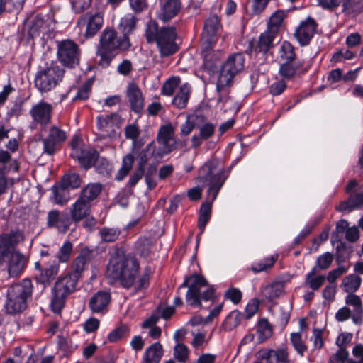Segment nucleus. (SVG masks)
Wrapping results in <instances>:
<instances>
[{
	"mask_svg": "<svg viewBox=\"0 0 363 363\" xmlns=\"http://www.w3.org/2000/svg\"><path fill=\"white\" fill-rule=\"evenodd\" d=\"M294 47L288 41H284L279 50V57L281 61L291 62L295 58Z\"/></svg>",
	"mask_w": 363,
	"mask_h": 363,
	"instance_id": "obj_43",
	"label": "nucleus"
},
{
	"mask_svg": "<svg viewBox=\"0 0 363 363\" xmlns=\"http://www.w3.org/2000/svg\"><path fill=\"white\" fill-rule=\"evenodd\" d=\"M86 262L87 259L85 255H79L72 262V267L74 270L72 274L78 275V274L84 269Z\"/></svg>",
	"mask_w": 363,
	"mask_h": 363,
	"instance_id": "obj_58",
	"label": "nucleus"
},
{
	"mask_svg": "<svg viewBox=\"0 0 363 363\" xmlns=\"http://www.w3.org/2000/svg\"><path fill=\"white\" fill-rule=\"evenodd\" d=\"M257 335L259 343L264 342L272 335V328L267 320L262 319L259 321Z\"/></svg>",
	"mask_w": 363,
	"mask_h": 363,
	"instance_id": "obj_42",
	"label": "nucleus"
},
{
	"mask_svg": "<svg viewBox=\"0 0 363 363\" xmlns=\"http://www.w3.org/2000/svg\"><path fill=\"white\" fill-rule=\"evenodd\" d=\"M174 128L171 124L162 125L157 133L158 147L156 155L162 157L168 154L174 148Z\"/></svg>",
	"mask_w": 363,
	"mask_h": 363,
	"instance_id": "obj_13",
	"label": "nucleus"
},
{
	"mask_svg": "<svg viewBox=\"0 0 363 363\" xmlns=\"http://www.w3.org/2000/svg\"><path fill=\"white\" fill-rule=\"evenodd\" d=\"M79 275L76 274H67L60 277L56 281L53 288L52 306L60 309L63 306L65 300L76 290Z\"/></svg>",
	"mask_w": 363,
	"mask_h": 363,
	"instance_id": "obj_9",
	"label": "nucleus"
},
{
	"mask_svg": "<svg viewBox=\"0 0 363 363\" xmlns=\"http://www.w3.org/2000/svg\"><path fill=\"white\" fill-rule=\"evenodd\" d=\"M160 30L157 29V23L153 21L147 23L145 30V37L148 43L155 41Z\"/></svg>",
	"mask_w": 363,
	"mask_h": 363,
	"instance_id": "obj_51",
	"label": "nucleus"
},
{
	"mask_svg": "<svg viewBox=\"0 0 363 363\" xmlns=\"http://www.w3.org/2000/svg\"><path fill=\"white\" fill-rule=\"evenodd\" d=\"M48 224L57 228L60 232H65L70 225V220L67 216H62L58 211L53 210L48 213Z\"/></svg>",
	"mask_w": 363,
	"mask_h": 363,
	"instance_id": "obj_27",
	"label": "nucleus"
},
{
	"mask_svg": "<svg viewBox=\"0 0 363 363\" xmlns=\"http://www.w3.org/2000/svg\"><path fill=\"white\" fill-rule=\"evenodd\" d=\"M220 27V20L218 16L215 15L210 16L204 24L202 33V42L216 43L217 41L216 33Z\"/></svg>",
	"mask_w": 363,
	"mask_h": 363,
	"instance_id": "obj_21",
	"label": "nucleus"
},
{
	"mask_svg": "<svg viewBox=\"0 0 363 363\" xmlns=\"http://www.w3.org/2000/svg\"><path fill=\"white\" fill-rule=\"evenodd\" d=\"M65 139L66 134L64 131L55 126L52 127L48 136L43 140L44 152L52 155L56 150V146Z\"/></svg>",
	"mask_w": 363,
	"mask_h": 363,
	"instance_id": "obj_18",
	"label": "nucleus"
},
{
	"mask_svg": "<svg viewBox=\"0 0 363 363\" xmlns=\"http://www.w3.org/2000/svg\"><path fill=\"white\" fill-rule=\"evenodd\" d=\"M180 82L181 79L179 77L174 76L169 78L162 86V94L166 96H172Z\"/></svg>",
	"mask_w": 363,
	"mask_h": 363,
	"instance_id": "obj_47",
	"label": "nucleus"
},
{
	"mask_svg": "<svg viewBox=\"0 0 363 363\" xmlns=\"http://www.w3.org/2000/svg\"><path fill=\"white\" fill-rule=\"evenodd\" d=\"M124 133L127 139L135 141L139 136L140 131L137 124L131 123L126 125Z\"/></svg>",
	"mask_w": 363,
	"mask_h": 363,
	"instance_id": "obj_56",
	"label": "nucleus"
},
{
	"mask_svg": "<svg viewBox=\"0 0 363 363\" xmlns=\"http://www.w3.org/2000/svg\"><path fill=\"white\" fill-rule=\"evenodd\" d=\"M181 287L189 288L186 300L194 307H201V301L211 300L214 294L213 289L208 286L204 278L198 274H192L187 277Z\"/></svg>",
	"mask_w": 363,
	"mask_h": 363,
	"instance_id": "obj_5",
	"label": "nucleus"
},
{
	"mask_svg": "<svg viewBox=\"0 0 363 363\" xmlns=\"http://www.w3.org/2000/svg\"><path fill=\"white\" fill-rule=\"evenodd\" d=\"M103 23L104 17L101 13L89 15L87 17L85 35L86 37L94 35L101 29Z\"/></svg>",
	"mask_w": 363,
	"mask_h": 363,
	"instance_id": "obj_32",
	"label": "nucleus"
},
{
	"mask_svg": "<svg viewBox=\"0 0 363 363\" xmlns=\"http://www.w3.org/2000/svg\"><path fill=\"white\" fill-rule=\"evenodd\" d=\"M255 356L265 363H286L289 359L288 350L284 347L277 349L262 348L256 352Z\"/></svg>",
	"mask_w": 363,
	"mask_h": 363,
	"instance_id": "obj_14",
	"label": "nucleus"
},
{
	"mask_svg": "<svg viewBox=\"0 0 363 363\" xmlns=\"http://www.w3.org/2000/svg\"><path fill=\"white\" fill-rule=\"evenodd\" d=\"M349 352L345 348H339L337 352L330 359V363H345Z\"/></svg>",
	"mask_w": 363,
	"mask_h": 363,
	"instance_id": "obj_60",
	"label": "nucleus"
},
{
	"mask_svg": "<svg viewBox=\"0 0 363 363\" xmlns=\"http://www.w3.org/2000/svg\"><path fill=\"white\" fill-rule=\"evenodd\" d=\"M197 128L199 130V135H194L191 138V146L194 148L199 147L203 140L209 139L214 134L216 126L207 122L205 117V122L199 123Z\"/></svg>",
	"mask_w": 363,
	"mask_h": 363,
	"instance_id": "obj_23",
	"label": "nucleus"
},
{
	"mask_svg": "<svg viewBox=\"0 0 363 363\" xmlns=\"http://www.w3.org/2000/svg\"><path fill=\"white\" fill-rule=\"evenodd\" d=\"M296 72L295 68L290 64V62H282L279 73L285 78H290L294 75Z\"/></svg>",
	"mask_w": 363,
	"mask_h": 363,
	"instance_id": "obj_62",
	"label": "nucleus"
},
{
	"mask_svg": "<svg viewBox=\"0 0 363 363\" xmlns=\"http://www.w3.org/2000/svg\"><path fill=\"white\" fill-rule=\"evenodd\" d=\"M121 117L117 113L101 114L96 117L97 134L101 139L116 140L120 137Z\"/></svg>",
	"mask_w": 363,
	"mask_h": 363,
	"instance_id": "obj_7",
	"label": "nucleus"
},
{
	"mask_svg": "<svg viewBox=\"0 0 363 363\" xmlns=\"http://www.w3.org/2000/svg\"><path fill=\"white\" fill-rule=\"evenodd\" d=\"M205 122V116L201 114H191L186 117V121L181 125L182 135H188L199 123Z\"/></svg>",
	"mask_w": 363,
	"mask_h": 363,
	"instance_id": "obj_33",
	"label": "nucleus"
},
{
	"mask_svg": "<svg viewBox=\"0 0 363 363\" xmlns=\"http://www.w3.org/2000/svg\"><path fill=\"white\" fill-rule=\"evenodd\" d=\"M138 19L132 13L125 14L120 20L118 30L123 36H128L136 27Z\"/></svg>",
	"mask_w": 363,
	"mask_h": 363,
	"instance_id": "obj_35",
	"label": "nucleus"
},
{
	"mask_svg": "<svg viewBox=\"0 0 363 363\" xmlns=\"http://www.w3.org/2000/svg\"><path fill=\"white\" fill-rule=\"evenodd\" d=\"M315 268H313L309 273H308L305 281V284L313 290L318 289L323 284L325 280V276L315 275Z\"/></svg>",
	"mask_w": 363,
	"mask_h": 363,
	"instance_id": "obj_44",
	"label": "nucleus"
},
{
	"mask_svg": "<svg viewBox=\"0 0 363 363\" xmlns=\"http://www.w3.org/2000/svg\"><path fill=\"white\" fill-rule=\"evenodd\" d=\"M180 10L179 0H161L157 16L163 21H169L174 17Z\"/></svg>",
	"mask_w": 363,
	"mask_h": 363,
	"instance_id": "obj_22",
	"label": "nucleus"
},
{
	"mask_svg": "<svg viewBox=\"0 0 363 363\" xmlns=\"http://www.w3.org/2000/svg\"><path fill=\"white\" fill-rule=\"evenodd\" d=\"M134 162V157L132 154L126 155L122 162V167L118 170V174L116 176V179L121 181L125 177L128 175L130 169H132Z\"/></svg>",
	"mask_w": 363,
	"mask_h": 363,
	"instance_id": "obj_45",
	"label": "nucleus"
},
{
	"mask_svg": "<svg viewBox=\"0 0 363 363\" xmlns=\"http://www.w3.org/2000/svg\"><path fill=\"white\" fill-rule=\"evenodd\" d=\"M245 57L241 53L230 55L222 65L217 81V89L220 90L228 86L234 77L244 68Z\"/></svg>",
	"mask_w": 363,
	"mask_h": 363,
	"instance_id": "obj_8",
	"label": "nucleus"
},
{
	"mask_svg": "<svg viewBox=\"0 0 363 363\" xmlns=\"http://www.w3.org/2000/svg\"><path fill=\"white\" fill-rule=\"evenodd\" d=\"M215 44L216 43L202 42L201 45V55L203 59V65L206 68L209 69H212L223 56L221 50L213 49Z\"/></svg>",
	"mask_w": 363,
	"mask_h": 363,
	"instance_id": "obj_19",
	"label": "nucleus"
},
{
	"mask_svg": "<svg viewBox=\"0 0 363 363\" xmlns=\"http://www.w3.org/2000/svg\"><path fill=\"white\" fill-rule=\"evenodd\" d=\"M363 205V186L361 187L359 192L354 196H351L347 201L342 202L337 207L340 211H351L355 208H359Z\"/></svg>",
	"mask_w": 363,
	"mask_h": 363,
	"instance_id": "obj_34",
	"label": "nucleus"
},
{
	"mask_svg": "<svg viewBox=\"0 0 363 363\" xmlns=\"http://www.w3.org/2000/svg\"><path fill=\"white\" fill-rule=\"evenodd\" d=\"M44 25V22L42 18H36L33 20L32 25L30 26L28 31V35L33 38L42 32L43 26Z\"/></svg>",
	"mask_w": 363,
	"mask_h": 363,
	"instance_id": "obj_55",
	"label": "nucleus"
},
{
	"mask_svg": "<svg viewBox=\"0 0 363 363\" xmlns=\"http://www.w3.org/2000/svg\"><path fill=\"white\" fill-rule=\"evenodd\" d=\"M72 252V244L70 242H66L60 248L57 259L60 262H67L70 257Z\"/></svg>",
	"mask_w": 363,
	"mask_h": 363,
	"instance_id": "obj_50",
	"label": "nucleus"
},
{
	"mask_svg": "<svg viewBox=\"0 0 363 363\" xmlns=\"http://www.w3.org/2000/svg\"><path fill=\"white\" fill-rule=\"evenodd\" d=\"M285 17L286 12L283 10H278L273 13L268 23L267 30L277 34L284 26Z\"/></svg>",
	"mask_w": 363,
	"mask_h": 363,
	"instance_id": "obj_39",
	"label": "nucleus"
},
{
	"mask_svg": "<svg viewBox=\"0 0 363 363\" xmlns=\"http://www.w3.org/2000/svg\"><path fill=\"white\" fill-rule=\"evenodd\" d=\"M139 264L134 257L117 251L112 255L106 268V277L118 280L126 289L133 287L136 291L146 288L149 284L151 270L146 269L136 279Z\"/></svg>",
	"mask_w": 363,
	"mask_h": 363,
	"instance_id": "obj_1",
	"label": "nucleus"
},
{
	"mask_svg": "<svg viewBox=\"0 0 363 363\" xmlns=\"http://www.w3.org/2000/svg\"><path fill=\"white\" fill-rule=\"evenodd\" d=\"M101 190L102 186L100 184H89L82 190L79 198L92 206L101 194Z\"/></svg>",
	"mask_w": 363,
	"mask_h": 363,
	"instance_id": "obj_29",
	"label": "nucleus"
},
{
	"mask_svg": "<svg viewBox=\"0 0 363 363\" xmlns=\"http://www.w3.org/2000/svg\"><path fill=\"white\" fill-rule=\"evenodd\" d=\"M130 46L129 37L118 38L113 29H105L101 35L100 45L97 51L100 56L99 65L102 67L108 66L118 52L127 50Z\"/></svg>",
	"mask_w": 363,
	"mask_h": 363,
	"instance_id": "obj_4",
	"label": "nucleus"
},
{
	"mask_svg": "<svg viewBox=\"0 0 363 363\" xmlns=\"http://www.w3.org/2000/svg\"><path fill=\"white\" fill-rule=\"evenodd\" d=\"M52 106L50 104L40 101L35 104L30 110V114L34 121L42 125H46L50 122Z\"/></svg>",
	"mask_w": 363,
	"mask_h": 363,
	"instance_id": "obj_20",
	"label": "nucleus"
},
{
	"mask_svg": "<svg viewBox=\"0 0 363 363\" xmlns=\"http://www.w3.org/2000/svg\"><path fill=\"white\" fill-rule=\"evenodd\" d=\"M23 240V233L20 230L0 235V268L6 269L10 277L19 275L26 266V257L16 250L17 245Z\"/></svg>",
	"mask_w": 363,
	"mask_h": 363,
	"instance_id": "obj_2",
	"label": "nucleus"
},
{
	"mask_svg": "<svg viewBox=\"0 0 363 363\" xmlns=\"http://www.w3.org/2000/svg\"><path fill=\"white\" fill-rule=\"evenodd\" d=\"M91 207V204L79 197L69 209L71 219L75 223L79 222L90 215Z\"/></svg>",
	"mask_w": 363,
	"mask_h": 363,
	"instance_id": "obj_24",
	"label": "nucleus"
},
{
	"mask_svg": "<svg viewBox=\"0 0 363 363\" xmlns=\"http://www.w3.org/2000/svg\"><path fill=\"white\" fill-rule=\"evenodd\" d=\"M57 59L62 65L74 67L79 62L78 45L72 40H65L57 44Z\"/></svg>",
	"mask_w": 363,
	"mask_h": 363,
	"instance_id": "obj_11",
	"label": "nucleus"
},
{
	"mask_svg": "<svg viewBox=\"0 0 363 363\" xmlns=\"http://www.w3.org/2000/svg\"><path fill=\"white\" fill-rule=\"evenodd\" d=\"M261 293L266 299L274 300L284 294V284L280 281L272 283L264 286L261 289Z\"/></svg>",
	"mask_w": 363,
	"mask_h": 363,
	"instance_id": "obj_28",
	"label": "nucleus"
},
{
	"mask_svg": "<svg viewBox=\"0 0 363 363\" xmlns=\"http://www.w3.org/2000/svg\"><path fill=\"white\" fill-rule=\"evenodd\" d=\"M163 351L161 344L155 342L145 350L143 363H159Z\"/></svg>",
	"mask_w": 363,
	"mask_h": 363,
	"instance_id": "obj_30",
	"label": "nucleus"
},
{
	"mask_svg": "<svg viewBox=\"0 0 363 363\" xmlns=\"http://www.w3.org/2000/svg\"><path fill=\"white\" fill-rule=\"evenodd\" d=\"M225 297L230 300L233 303L237 304L241 300L242 293L238 289L231 288L225 291Z\"/></svg>",
	"mask_w": 363,
	"mask_h": 363,
	"instance_id": "obj_61",
	"label": "nucleus"
},
{
	"mask_svg": "<svg viewBox=\"0 0 363 363\" xmlns=\"http://www.w3.org/2000/svg\"><path fill=\"white\" fill-rule=\"evenodd\" d=\"M242 317V315L239 311H232L224 319L221 328L225 331H231L240 325Z\"/></svg>",
	"mask_w": 363,
	"mask_h": 363,
	"instance_id": "obj_38",
	"label": "nucleus"
},
{
	"mask_svg": "<svg viewBox=\"0 0 363 363\" xmlns=\"http://www.w3.org/2000/svg\"><path fill=\"white\" fill-rule=\"evenodd\" d=\"M345 303L347 305L353 308L352 315V321L355 324L362 323L363 320V307L359 296L350 294L345 298Z\"/></svg>",
	"mask_w": 363,
	"mask_h": 363,
	"instance_id": "obj_26",
	"label": "nucleus"
},
{
	"mask_svg": "<svg viewBox=\"0 0 363 363\" xmlns=\"http://www.w3.org/2000/svg\"><path fill=\"white\" fill-rule=\"evenodd\" d=\"M91 4V0H74L72 7L75 12L80 13L87 9Z\"/></svg>",
	"mask_w": 363,
	"mask_h": 363,
	"instance_id": "obj_64",
	"label": "nucleus"
},
{
	"mask_svg": "<svg viewBox=\"0 0 363 363\" xmlns=\"http://www.w3.org/2000/svg\"><path fill=\"white\" fill-rule=\"evenodd\" d=\"M33 285L29 279L12 285L8 289L5 308L7 313L13 314L21 312L27 307V301L30 298Z\"/></svg>",
	"mask_w": 363,
	"mask_h": 363,
	"instance_id": "obj_6",
	"label": "nucleus"
},
{
	"mask_svg": "<svg viewBox=\"0 0 363 363\" xmlns=\"http://www.w3.org/2000/svg\"><path fill=\"white\" fill-rule=\"evenodd\" d=\"M175 38L176 32L174 28H162L160 30L155 41L162 56H169L177 50Z\"/></svg>",
	"mask_w": 363,
	"mask_h": 363,
	"instance_id": "obj_12",
	"label": "nucleus"
},
{
	"mask_svg": "<svg viewBox=\"0 0 363 363\" xmlns=\"http://www.w3.org/2000/svg\"><path fill=\"white\" fill-rule=\"evenodd\" d=\"M291 342L297 353L302 356L307 347L302 341L301 334L299 333H291Z\"/></svg>",
	"mask_w": 363,
	"mask_h": 363,
	"instance_id": "obj_49",
	"label": "nucleus"
},
{
	"mask_svg": "<svg viewBox=\"0 0 363 363\" xmlns=\"http://www.w3.org/2000/svg\"><path fill=\"white\" fill-rule=\"evenodd\" d=\"M81 179L77 174H69L63 177L61 184L67 190L69 188L77 189L81 185Z\"/></svg>",
	"mask_w": 363,
	"mask_h": 363,
	"instance_id": "obj_48",
	"label": "nucleus"
},
{
	"mask_svg": "<svg viewBox=\"0 0 363 363\" xmlns=\"http://www.w3.org/2000/svg\"><path fill=\"white\" fill-rule=\"evenodd\" d=\"M362 279L359 276L352 274L345 277L341 284L342 289L348 293L356 291L360 286Z\"/></svg>",
	"mask_w": 363,
	"mask_h": 363,
	"instance_id": "obj_41",
	"label": "nucleus"
},
{
	"mask_svg": "<svg viewBox=\"0 0 363 363\" xmlns=\"http://www.w3.org/2000/svg\"><path fill=\"white\" fill-rule=\"evenodd\" d=\"M145 162L146 160L141 157L138 169L129 179L128 184L130 186H134L141 179L143 174V164Z\"/></svg>",
	"mask_w": 363,
	"mask_h": 363,
	"instance_id": "obj_59",
	"label": "nucleus"
},
{
	"mask_svg": "<svg viewBox=\"0 0 363 363\" xmlns=\"http://www.w3.org/2000/svg\"><path fill=\"white\" fill-rule=\"evenodd\" d=\"M198 179L201 182H207L208 201L200 208L201 215L211 216L212 203L225 182V178L220 169H217L213 162H206L199 170Z\"/></svg>",
	"mask_w": 363,
	"mask_h": 363,
	"instance_id": "obj_3",
	"label": "nucleus"
},
{
	"mask_svg": "<svg viewBox=\"0 0 363 363\" xmlns=\"http://www.w3.org/2000/svg\"><path fill=\"white\" fill-rule=\"evenodd\" d=\"M191 89L188 83L182 84L176 96L172 99V104L178 108L182 109L187 106Z\"/></svg>",
	"mask_w": 363,
	"mask_h": 363,
	"instance_id": "obj_31",
	"label": "nucleus"
},
{
	"mask_svg": "<svg viewBox=\"0 0 363 363\" xmlns=\"http://www.w3.org/2000/svg\"><path fill=\"white\" fill-rule=\"evenodd\" d=\"M354 54L349 50H341L335 53L332 57L331 60L334 62L342 61V60H350L353 58Z\"/></svg>",
	"mask_w": 363,
	"mask_h": 363,
	"instance_id": "obj_63",
	"label": "nucleus"
},
{
	"mask_svg": "<svg viewBox=\"0 0 363 363\" xmlns=\"http://www.w3.org/2000/svg\"><path fill=\"white\" fill-rule=\"evenodd\" d=\"M64 71L57 65L41 69L35 76V84L40 91H48L53 89L62 79Z\"/></svg>",
	"mask_w": 363,
	"mask_h": 363,
	"instance_id": "obj_10",
	"label": "nucleus"
},
{
	"mask_svg": "<svg viewBox=\"0 0 363 363\" xmlns=\"http://www.w3.org/2000/svg\"><path fill=\"white\" fill-rule=\"evenodd\" d=\"M126 94L132 110L140 111L144 106V99L140 88L135 84H130L127 88Z\"/></svg>",
	"mask_w": 363,
	"mask_h": 363,
	"instance_id": "obj_25",
	"label": "nucleus"
},
{
	"mask_svg": "<svg viewBox=\"0 0 363 363\" xmlns=\"http://www.w3.org/2000/svg\"><path fill=\"white\" fill-rule=\"evenodd\" d=\"M40 274L38 280L43 284H49L55 277L59 271V267L55 261H53L49 266L39 269Z\"/></svg>",
	"mask_w": 363,
	"mask_h": 363,
	"instance_id": "obj_36",
	"label": "nucleus"
},
{
	"mask_svg": "<svg viewBox=\"0 0 363 363\" xmlns=\"http://www.w3.org/2000/svg\"><path fill=\"white\" fill-rule=\"evenodd\" d=\"M333 255L330 252H325L319 256L317 259L316 265L321 269H328L333 261Z\"/></svg>",
	"mask_w": 363,
	"mask_h": 363,
	"instance_id": "obj_57",
	"label": "nucleus"
},
{
	"mask_svg": "<svg viewBox=\"0 0 363 363\" xmlns=\"http://www.w3.org/2000/svg\"><path fill=\"white\" fill-rule=\"evenodd\" d=\"M111 298L109 292L105 291H98L90 298L89 301V308L94 313L104 314L108 311Z\"/></svg>",
	"mask_w": 363,
	"mask_h": 363,
	"instance_id": "obj_17",
	"label": "nucleus"
},
{
	"mask_svg": "<svg viewBox=\"0 0 363 363\" xmlns=\"http://www.w3.org/2000/svg\"><path fill=\"white\" fill-rule=\"evenodd\" d=\"M259 306V301L257 298L251 299L245 307L243 317L247 320L250 319L252 316H254L256 314V313L258 311Z\"/></svg>",
	"mask_w": 363,
	"mask_h": 363,
	"instance_id": "obj_52",
	"label": "nucleus"
},
{
	"mask_svg": "<svg viewBox=\"0 0 363 363\" xmlns=\"http://www.w3.org/2000/svg\"><path fill=\"white\" fill-rule=\"evenodd\" d=\"M174 357L180 362H186L189 357V350L184 344H177L174 350Z\"/></svg>",
	"mask_w": 363,
	"mask_h": 363,
	"instance_id": "obj_53",
	"label": "nucleus"
},
{
	"mask_svg": "<svg viewBox=\"0 0 363 363\" xmlns=\"http://www.w3.org/2000/svg\"><path fill=\"white\" fill-rule=\"evenodd\" d=\"M128 332V328L125 325H122L118 328L114 329L108 335V340L110 342H114L120 340Z\"/></svg>",
	"mask_w": 363,
	"mask_h": 363,
	"instance_id": "obj_54",
	"label": "nucleus"
},
{
	"mask_svg": "<svg viewBox=\"0 0 363 363\" xmlns=\"http://www.w3.org/2000/svg\"><path fill=\"white\" fill-rule=\"evenodd\" d=\"M99 233L101 241L110 242L118 239L121 231L118 228L104 227L99 230Z\"/></svg>",
	"mask_w": 363,
	"mask_h": 363,
	"instance_id": "obj_46",
	"label": "nucleus"
},
{
	"mask_svg": "<svg viewBox=\"0 0 363 363\" xmlns=\"http://www.w3.org/2000/svg\"><path fill=\"white\" fill-rule=\"evenodd\" d=\"M275 35L276 33L267 29L264 33L260 34L257 49L261 52L266 53L272 47Z\"/></svg>",
	"mask_w": 363,
	"mask_h": 363,
	"instance_id": "obj_37",
	"label": "nucleus"
},
{
	"mask_svg": "<svg viewBox=\"0 0 363 363\" xmlns=\"http://www.w3.org/2000/svg\"><path fill=\"white\" fill-rule=\"evenodd\" d=\"M52 199L56 204L64 206L70 199L69 191L62 184L52 187Z\"/></svg>",
	"mask_w": 363,
	"mask_h": 363,
	"instance_id": "obj_40",
	"label": "nucleus"
},
{
	"mask_svg": "<svg viewBox=\"0 0 363 363\" xmlns=\"http://www.w3.org/2000/svg\"><path fill=\"white\" fill-rule=\"evenodd\" d=\"M316 29V23L311 18H308L301 22L296 30L294 36L302 46L306 45L311 41Z\"/></svg>",
	"mask_w": 363,
	"mask_h": 363,
	"instance_id": "obj_16",
	"label": "nucleus"
},
{
	"mask_svg": "<svg viewBox=\"0 0 363 363\" xmlns=\"http://www.w3.org/2000/svg\"><path fill=\"white\" fill-rule=\"evenodd\" d=\"M72 143L71 156L77 160L81 166L85 169L89 168L96 162L98 152L90 147L81 148Z\"/></svg>",
	"mask_w": 363,
	"mask_h": 363,
	"instance_id": "obj_15",
	"label": "nucleus"
}]
</instances>
